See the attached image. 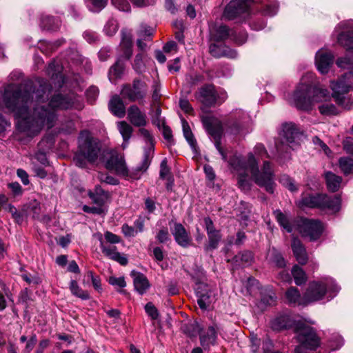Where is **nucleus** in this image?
<instances>
[{
  "mask_svg": "<svg viewBox=\"0 0 353 353\" xmlns=\"http://www.w3.org/2000/svg\"><path fill=\"white\" fill-rule=\"evenodd\" d=\"M48 72L51 75L53 80H57L58 82V87H61L63 84V78L62 74L60 73V66L56 64L54 61L50 63L48 68Z\"/></svg>",
  "mask_w": 353,
  "mask_h": 353,
  "instance_id": "2f4dec72",
  "label": "nucleus"
},
{
  "mask_svg": "<svg viewBox=\"0 0 353 353\" xmlns=\"http://www.w3.org/2000/svg\"><path fill=\"white\" fill-rule=\"evenodd\" d=\"M276 301L274 294L270 292L268 295H264L261 299V302L266 305H271Z\"/></svg>",
  "mask_w": 353,
  "mask_h": 353,
  "instance_id": "680f3d73",
  "label": "nucleus"
},
{
  "mask_svg": "<svg viewBox=\"0 0 353 353\" xmlns=\"http://www.w3.org/2000/svg\"><path fill=\"white\" fill-rule=\"evenodd\" d=\"M143 53H139L136 55L133 67L137 72H142L144 68Z\"/></svg>",
  "mask_w": 353,
  "mask_h": 353,
  "instance_id": "603ef678",
  "label": "nucleus"
},
{
  "mask_svg": "<svg viewBox=\"0 0 353 353\" xmlns=\"http://www.w3.org/2000/svg\"><path fill=\"white\" fill-rule=\"evenodd\" d=\"M208 236L209 239V243L205 248L206 250L216 249L221 239L219 232L217 230L216 232L208 234Z\"/></svg>",
  "mask_w": 353,
  "mask_h": 353,
  "instance_id": "37998d69",
  "label": "nucleus"
},
{
  "mask_svg": "<svg viewBox=\"0 0 353 353\" xmlns=\"http://www.w3.org/2000/svg\"><path fill=\"white\" fill-rule=\"evenodd\" d=\"M70 290L71 293L83 300H87L90 299V295L87 291L83 290L78 285L77 282L74 280H72L70 283Z\"/></svg>",
  "mask_w": 353,
  "mask_h": 353,
  "instance_id": "f704fd0d",
  "label": "nucleus"
},
{
  "mask_svg": "<svg viewBox=\"0 0 353 353\" xmlns=\"http://www.w3.org/2000/svg\"><path fill=\"white\" fill-rule=\"evenodd\" d=\"M17 174L21 179L23 185H26L29 184L28 174L24 170L18 169L17 170Z\"/></svg>",
  "mask_w": 353,
  "mask_h": 353,
  "instance_id": "338daca9",
  "label": "nucleus"
},
{
  "mask_svg": "<svg viewBox=\"0 0 353 353\" xmlns=\"http://www.w3.org/2000/svg\"><path fill=\"white\" fill-rule=\"evenodd\" d=\"M300 204L301 206L337 212L341 208V199L338 196L331 197L326 194H306L302 196Z\"/></svg>",
  "mask_w": 353,
  "mask_h": 353,
  "instance_id": "0eeeda50",
  "label": "nucleus"
},
{
  "mask_svg": "<svg viewBox=\"0 0 353 353\" xmlns=\"http://www.w3.org/2000/svg\"><path fill=\"white\" fill-rule=\"evenodd\" d=\"M148 87L146 83L139 79H136L132 84H125L123 86L121 94L125 99L134 102L142 103L148 94Z\"/></svg>",
  "mask_w": 353,
  "mask_h": 353,
  "instance_id": "9b49d317",
  "label": "nucleus"
},
{
  "mask_svg": "<svg viewBox=\"0 0 353 353\" xmlns=\"http://www.w3.org/2000/svg\"><path fill=\"white\" fill-rule=\"evenodd\" d=\"M122 232L126 236H134L138 233L137 230L127 224L122 226Z\"/></svg>",
  "mask_w": 353,
  "mask_h": 353,
  "instance_id": "bf43d9fd",
  "label": "nucleus"
},
{
  "mask_svg": "<svg viewBox=\"0 0 353 353\" xmlns=\"http://www.w3.org/2000/svg\"><path fill=\"white\" fill-rule=\"evenodd\" d=\"M210 51L212 55L215 57H228L230 58H234L236 57V53L235 51L228 48H225V50L221 51V47L215 44L210 46Z\"/></svg>",
  "mask_w": 353,
  "mask_h": 353,
  "instance_id": "72a5a7b5",
  "label": "nucleus"
},
{
  "mask_svg": "<svg viewBox=\"0 0 353 353\" xmlns=\"http://www.w3.org/2000/svg\"><path fill=\"white\" fill-rule=\"evenodd\" d=\"M99 89L96 86H90L86 91V97L88 101L92 103L97 98Z\"/></svg>",
  "mask_w": 353,
  "mask_h": 353,
  "instance_id": "864d4df0",
  "label": "nucleus"
},
{
  "mask_svg": "<svg viewBox=\"0 0 353 353\" xmlns=\"http://www.w3.org/2000/svg\"><path fill=\"white\" fill-rule=\"evenodd\" d=\"M284 140L280 143H276L277 152L282 154L283 152H289V149H294L295 146L299 145L301 134L299 129L293 123H285L283 125L282 133L281 134Z\"/></svg>",
  "mask_w": 353,
  "mask_h": 353,
  "instance_id": "1a4fd4ad",
  "label": "nucleus"
},
{
  "mask_svg": "<svg viewBox=\"0 0 353 353\" xmlns=\"http://www.w3.org/2000/svg\"><path fill=\"white\" fill-rule=\"evenodd\" d=\"M255 155L261 159L268 157L265 147L261 144H257L254 147V154L252 152L248 154L246 161L236 155L229 160L230 165L239 176V186L243 190H250V176L257 185L264 187L267 192L273 193L274 181L271 164L269 161H264L262 172H260Z\"/></svg>",
  "mask_w": 353,
  "mask_h": 353,
  "instance_id": "f03ea898",
  "label": "nucleus"
},
{
  "mask_svg": "<svg viewBox=\"0 0 353 353\" xmlns=\"http://www.w3.org/2000/svg\"><path fill=\"white\" fill-rule=\"evenodd\" d=\"M88 194L90 199L99 205H103L108 199V193L103 191L99 185L95 187L94 192L90 191Z\"/></svg>",
  "mask_w": 353,
  "mask_h": 353,
  "instance_id": "c85d7f7f",
  "label": "nucleus"
},
{
  "mask_svg": "<svg viewBox=\"0 0 353 353\" xmlns=\"http://www.w3.org/2000/svg\"><path fill=\"white\" fill-rule=\"evenodd\" d=\"M172 233L175 241L181 247L188 248L192 245V239L190 233L181 223H174Z\"/></svg>",
  "mask_w": 353,
  "mask_h": 353,
  "instance_id": "4468645a",
  "label": "nucleus"
},
{
  "mask_svg": "<svg viewBox=\"0 0 353 353\" xmlns=\"http://www.w3.org/2000/svg\"><path fill=\"white\" fill-rule=\"evenodd\" d=\"M101 154L99 143L87 132H82L79 139V152L74 157L75 164L84 168L86 161L94 163Z\"/></svg>",
  "mask_w": 353,
  "mask_h": 353,
  "instance_id": "39448f33",
  "label": "nucleus"
},
{
  "mask_svg": "<svg viewBox=\"0 0 353 353\" xmlns=\"http://www.w3.org/2000/svg\"><path fill=\"white\" fill-rule=\"evenodd\" d=\"M204 223H205V230L207 231V234H210V233H212V232L217 231L214 228V225H213V222H212V221L211 220L210 218L205 217L204 219Z\"/></svg>",
  "mask_w": 353,
  "mask_h": 353,
  "instance_id": "774afa93",
  "label": "nucleus"
},
{
  "mask_svg": "<svg viewBox=\"0 0 353 353\" xmlns=\"http://www.w3.org/2000/svg\"><path fill=\"white\" fill-rule=\"evenodd\" d=\"M157 239L160 243H165L170 239L168 229L161 230L157 234Z\"/></svg>",
  "mask_w": 353,
  "mask_h": 353,
  "instance_id": "052dcab7",
  "label": "nucleus"
},
{
  "mask_svg": "<svg viewBox=\"0 0 353 353\" xmlns=\"http://www.w3.org/2000/svg\"><path fill=\"white\" fill-rule=\"evenodd\" d=\"M108 281L110 285L119 287L120 288H123L126 285V283L123 277L117 278L115 276H110Z\"/></svg>",
  "mask_w": 353,
  "mask_h": 353,
  "instance_id": "5fc2aeb1",
  "label": "nucleus"
},
{
  "mask_svg": "<svg viewBox=\"0 0 353 353\" xmlns=\"http://www.w3.org/2000/svg\"><path fill=\"white\" fill-rule=\"evenodd\" d=\"M292 274L296 285H301L307 281V276L303 270L298 265H294Z\"/></svg>",
  "mask_w": 353,
  "mask_h": 353,
  "instance_id": "4c0bfd02",
  "label": "nucleus"
},
{
  "mask_svg": "<svg viewBox=\"0 0 353 353\" xmlns=\"http://www.w3.org/2000/svg\"><path fill=\"white\" fill-rule=\"evenodd\" d=\"M99 241L101 252L105 256L119 263L121 265H124L127 264V258L117 251L115 245L105 243L101 236H100Z\"/></svg>",
  "mask_w": 353,
  "mask_h": 353,
  "instance_id": "dca6fc26",
  "label": "nucleus"
},
{
  "mask_svg": "<svg viewBox=\"0 0 353 353\" xmlns=\"http://www.w3.org/2000/svg\"><path fill=\"white\" fill-rule=\"evenodd\" d=\"M339 288L332 279L326 278L321 281H313L309 283L308 288L303 295L307 303L322 299L327 292L336 293Z\"/></svg>",
  "mask_w": 353,
  "mask_h": 353,
  "instance_id": "423d86ee",
  "label": "nucleus"
},
{
  "mask_svg": "<svg viewBox=\"0 0 353 353\" xmlns=\"http://www.w3.org/2000/svg\"><path fill=\"white\" fill-rule=\"evenodd\" d=\"M182 126L185 138L186 139L189 144L191 145V147L194 148L196 145V141L194 138V136L191 132L190 128L188 122L184 119H182Z\"/></svg>",
  "mask_w": 353,
  "mask_h": 353,
  "instance_id": "79ce46f5",
  "label": "nucleus"
},
{
  "mask_svg": "<svg viewBox=\"0 0 353 353\" xmlns=\"http://www.w3.org/2000/svg\"><path fill=\"white\" fill-rule=\"evenodd\" d=\"M253 259L252 253L250 251H244L239 253L232 259V263L236 266L249 265Z\"/></svg>",
  "mask_w": 353,
  "mask_h": 353,
  "instance_id": "c756f323",
  "label": "nucleus"
},
{
  "mask_svg": "<svg viewBox=\"0 0 353 353\" xmlns=\"http://www.w3.org/2000/svg\"><path fill=\"white\" fill-rule=\"evenodd\" d=\"M198 99L206 106H212L216 103V90L213 85H206L200 88Z\"/></svg>",
  "mask_w": 353,
  "mask_h": 353,
  "instance_id": "f3484780",
  "label": "nucleus"
},
{
  "mask_svg": "<svg viewBox=\"0 0 353 353\" xmlns=\"http://www.w3.org/2000/svg\"><path fill=\"white\" fill-rule=\"evenodd\" d=\"M334 99L339 105L345 110H350L353 108V101L350 99H346L344 96L336 95Z\"/></svg>",
  "mask_w": 353,
  "mask_h": 353,
  "instance_id": "a18cd8bd",
  "label": "nucleus"
},
{
  "mask_svg": "<svg viewBox=\"0 0 353 353\" xmlns=\"http://www.w3.org/2000/svg\"><path fill=\"white\" fill-rule=\"evenodd\" d=\"M37 342V338L36 334H32L30 339L27 341L26 347L23 350V353H30L34 347Z\"/></svg>",
  "mask_w": 353,
  "mask_h": 353,
  "instance_id": "4d7b16f0",
  "label": "nucleus"
},
{
  "mask_svg": "<svg viewBox=\"0 0 353 353\" xmlns=\"http://www.w3.org/2000/svg\"><path fill=\"white\" fill-rule=\"evenodd\" d=\"M49 91V85L44 81L35 85L32 81L20 86L10 84L5 88V107L15 113L19 130L28 137L37 135L44 126L52 128L56 120L55 110L68 109L74 105L70 98L61 94L54 96L46 103L45 100Z\"/></svg>",
  "mask_w": 353,
  "mask_h": 353,
  "instance_id": "f257e3e1",
  "label": "nucleus"
},
{
  "mask_svg": "<svg viewBox=\"0 0 353 353\" xmlns=\"http://www.w3.org/2000/svg\"><path fill=\"white\" fill-rule=\"evenodd\" d=\"M88 6L93 11H99L105 8L108 0H86Z\"/></svg>",
  "mask_w": 353,
  "mask_h": 353,
  "instance_id": "49530a36",
  "label": "nucleus"
},
{
  "mask_svg": "<svg viewBox=\"0 0 353 353\" xmlns=\"http://www.w3.org/2000/svg\"><path fill=\"white\" fill-rule=\"evenodd\" d=\"M351 74H345L343 75L337 81H332L330 88L333 91L332 97L334 98L336 95L343 96L347 93L352 87V83L347 79H349Z\"/></svg>",
  "mask_w": 353,
  "mask_h": 353,
  "instance_id": "aec40b11",
  "label": "nucleus"
},
{
  "mask_svg": "<svg viewBox=\"0 0 353 353\" xmlns=\"http://www.w3.org/2000/svg\"><path fill=\"white\" fill-rule=\"evenodd\" d=\"M118 23L114 19H110L106 23L104 30L106 34L112 36L118 30Z\"/></svg>",
  "mask_w": 353,
  "mask_h": 353,
  "instance_id": "de8ad7c7",
  "label": "nucleus"
},
{
  "mask_svg": "<svg viewBox=\"0 0 353 353\" xmlns=\"http://www.w3.org/2000/svg\"><path fill=\"white\" fill-rule=\"evenodd\" d=\"M97 179L102 183H105L110 185H116L118 183L117 179L109 176L106 174L99 172L97 174Z\"/></svg>",
  "mask_w": 353,
  "mask_h": 353,
  "instance_id": "3c124183",
  "label": "nucleus"
},
{
  "mask_svg": "<svg viewBox=\"0 0 353 353\" xmlns=\"http://www.w3.org/2000/svg\"><path fill=\"white\" fill-rule=\"evenodd\" d=\"M181 108L185 112L191 114L193 112V109L188 100L181 99L179 101Z\"/></svg>",
  "mask_w": 353,
  "mask_h": 353,
  "instance_id": "69168bd1",
  "label": "nucleus"
},
{
  "mask_svg": "<svg viewBox=\"0 0 353 353\" xmlns=\"http://www.w3.org/2000/svg\"><path fill=\"white\" fill-rule=\"evenodd\" d=\"M252 3V0H232L225 7L223 16L229 20L234 19L246 12Z\"/></svg>",
  "mask_w": 353,
  "mask_h": 353,
  "instance_id": "ddd939ff",
  "label": "nucleus"
},
{
  "mask_svg": "<svg viewBox=\"0 0 353 353\" xmlns=\"http://www.w3.org/2000/svg\"><path fill=\"white\" fill-rule=\"evenodd\" d=\"M292 248L297 261L301 265L305 264L307 261V255L300 240L294 238L292 242Z\"/></svg>",
  "mask_w": 353,
  "mask_h": 353,
  "instance_id": "5701e85b",
  "label": "nucleus"
},
{
  "mask_svg": "<svg viewBox=\"0 0 353 353\" xmlns=\"http://www.w3.org/2000/svg\"><path fill=\"white\" fill-rule=\"evenodd\" d=\"M343 148L347 153L353 154V138L347 137L343 141Z\"/></svg>",
  "mask_w": 353,
  "mask_h": 353,
  "instance_id": "e2e57ef3",
  "label": "nucleus"
},
{
  "mask_svg": "<svg viewBox=\"0 0 353 353\" xmlns=\"http://www.w3.org/2000/svg\"><path fill=\"white\" fill-rule=\"evenodd\" d=\"M338 42L344 46L347 50L353 52V35L343 32L339 35Z\"/></svg>",
  "mask_w": 353,
  "mask_h": 353,
  "instance_id": "e433bc0d",
  "label": "nucleus"
},
{
  "mask_svg": "<svg viewBox=\"0 0 353 353\" xmlns=\"http://www.w3.org/2000/svg\"><path fill=\"white\" fill-rule=\"evenodd\" d=\"M8 188L12 190L14 195H21L23 192L22 188L17 182L8 184Z\"/></svg>",
  "mask_w": 353,
  "mask_h": 353,
  "instance_id": "0e129e2a",
  "label": "nucleus"
},
{
  "mask_svg": "<svg viewBox=\"0 0 353 353\" xmlns=\"http://www.w3.org/2000/svg\"><path fill=\"white\" fill-rule=\"evenodd\" d=\"M117 128L123 139L122 146L125 148L127 147L128 141L132 136L133 128L125 121L118 122Z\"/></svg>",
  "mask_w": 353,
  "mask_h": 353,
  "instance_id": "bb28decb",
  "label": "nucleus"
},
{
  "mask_svg": "<svg viewBox=\"0 0 353 353\" xmlns=\"http://www.w3.org/2000/svg\"><path fill=\"white\" fill-rule=\"evenodd\" d=\"M197 303L202 310L208 309L215 301V293L205 285H201L197 289Z\"/></svg>",
  "mask_w": 353,
  "mask_h": 353,
  "instance_id": "2eb2a0df",
  "label": "nucleus"
},
{
  "mask_svg": "<svg viewBox=\"0 0 353 353\" xmlns=\"http://www.w3.org/2000/svg\"><path fill=\"white\" fill-rule=\"evenodd\" d=\"M104 236H105V240L108 243H112V244L118 243L121 241V239L119 236H117L110 232H108V231L105 232Z\"/></svg>",
  "mask_w": 353,
  "mask_h": 353,
  "instance_id": "13d9d810",
  "label": "nucleus"
},
{
  "mask_svg": "<svg viewBox=\"0 0 353 353\" xmlns=\"http://www.w3.org/2000/svg\"><path fill=\"white\" fill-rule=\"evenodd\" d=\"M334 57L327 50H321L316 54V65L322 74L327 73L333 63Z\"/></svg>",
  "mask_w": 353,
  "mask_h": 353,
  "instance_id": "a211bd4d",
  "label": "nucleus"
},
{
  "mask_svg": "<svg viewBox=\"0 0 353 353\" xmlns=\"http://www.w3.org/2000/svg\"><path fill=\"white\" fill-rule=\"evenodd\" d=\"M139 132L141 136L144 139L147 146L142 165L136 168L135 172H130L126 167L123 157L118 155L117 153H108V159L105 165L106 169L114 171L119 175L130 177L133 179H139L140 173H143L147 170L154 150V138L150 132L145 128H140Z\"/></svg>",
  "mask_w": 353,
  "mask_h": 353,
  "instance_id": "20e7f679",
  "label": "nucleus"
},
{
  "mask_svg": "<svg viewBox=\"0 0 353 353\" xmlns=\"http://www.w3.org/2000/svg\"><path fill=\"white\" fill-rule=\"evenodd\" d=\"M112 3L119 10L128 12L130 10V6L125 0H112Z\"/></svg>",
  "mask_w": 353,
  "mask_h": 353,
  "instance_id": "6e6d98bb",
  "label": "nucleus"
},
{
  "mask_svg": "<svg viewBox=\"0 0 353 353\" xmlns=\"http://www.w3.org/2000/svg\"><path fill=\"white\" fill-rule=\"evenodd\" d=\"M279 181L283 186L287 188L291 192H296L298 190L297 185L294 183V180L288 175L281 176Z\"/></svg>",
  "mask_w": 353,
  "mask_h": 353,
  "instance_id": "c03bdc74",
  "label": "nucleus"
},
{
  "mask_svg": "<svg viewBox=\"0 0 353 353\" xmlns=\"http://www.w3.org/2000/svg\"><path fill=\"white\" fill-rule=\"evenodd\" d=\"M121 35L122 37L120 43V48H121L123 52L121 58L117 61L115 64L112 65L109 70L108 75L110 81L121 77L125 68V63L122 59L128 60L131 57L132 54V43L130 34L125 30H122Z\"/></svg>",
  "mask_w": 353,
  "mask_h": 353,
  "instance_id": "6e6552de",
  "label": "nucleus"
},
{
  "mask_svg": "<svg viewBox=\"0 0 353 353\" xmlns=\"http://www.w3.org/2000/svg\"><path fill=\"white\" fill-rule=\"evenodd\" d=\"M324 230L323 223L314 219H302L298 224V230L303 236L308 237L311 241L319 239Z\"/></svg>",
  "mask_w": 353,
  "mask_h": 353,
  "instance_id": "f8f14e48",
  "label": "nucleus"
},
{
  "mask_svg": "<svg viewBox=\"0 0 353 353\" xmlns=\"http://www.w3.org/2000/svg\"><path fill=\"white\" fill-rule=\"evenodd\" d=\"M312 74H307L302 77L300 83L293 92L290 102L299 110L310 111L314 106L319 103V112L324 116H333L339 113L338 108L332 103L327 101L330 98L327 89L314 86L310 79Z\"/></svg>",
  "mask_w": 353,
  "mask_h": 353,
  "instance_id": "7ed1b4c3",
  "label": "nucleus"
},
{
  "mask_svg": "<svg viewBox=\"0 0 353 353\" xmlns=\"http://www.w3.org/2000/svg\"><path fill=\"white\" fill-rule=\"evenodd\" d=\"M203 124L208 132L215 139H219L223 131L220 121L212 117H205L202 119Z\"/></svg>",
  "mask_w": 353,
  "mask_h": 353,
  "instance_id": "412c9836",
  "label": "nucleus"
},
{
  "mask_svg": "<svg viewBox=\"0 0 353 353\" xmlns=\"http://www.w3.org/2000/svg\"><path fill=\"white\" fill-rule=\"evenodd\" d=\"M325 179L327 186L330 191L336 192L339 190L342 181V178L341 176L328 172L325 174Z\"/></svg>",
  "mask_w": 353,
  "mask_h": 353,
  "instance_id": "7c9ffc66",
  "label": "nucleus"
},
{
  "mask_svg": "<svg viewBox=\"0 0 353 353\" xmlns=\"http://www.w3.org/2000/svg\"><path fill=\"white\" fill-rule=\"evenodd\" d=\"M285 296L290 303H297L299 305L306 304L303 297L302 299L301 298V294L296 288L292 287L289 288L285 293Z\"/></svg>",
  "mask_w": 353,
  "mask_h": 353,
  "instance_id": "473e14b6",
  "label": "nucleus"
},
{
  "mask_svg": "<svg viewBox=\"0 0 353 353\" xmlns=\"http://www.w3.org/2000/svg\"><path fill=\"white\" fill-rule=\"evenodd\" d=\"M109 109L113 114L119 118H122L125 114V105L123 100L117 95L110 99Z\"/></svg>",
  "mask_w": 353,
  "mask_h": 353,
  "instance_id": "393cba45",
  "label": "nucleus"
},
{
  "mask_svg": "<svg viewBox=\"0 0 353 353\" xmlns=\"http://www.w3.org/2000/svg\"><path fill=\"white\" fill-rule=\"evenodd\" d=\"M128 119L136 127H143L147 124L146 114L136 105H132L128 109Z\"/></svg>",
  "mask_w": 353,
  "mask_h": 353,
  "instance_id": "6ab92c4d",
  "label": "nucleus"
},
{
  "mask_svg": "<svg viewBox=\"0 0 353 353\" xmlns=\"http://www.w3.org/2000/svg\"><path fill=\"white\" fill-rule=\"evenodd\" d=\"M41 26L46 30H56L60 26V21L54 17L46 16L42 18Z\"/></svg>",
  "mask_w": 353,
  "mask_h": 353,
  "instance_id": "c9c22d12",
  "label": "nucleus"
},
{
  "mask_svg": "<svg viewBox=\"0 0 353 353\" xmlns=\"http://www.w3.org/2000/svg\"><path fill=\"white\" fill-rule=\"evenodd\" d=\"M133 283L136 291L139 294H143L150 288V283L146 276L140 272H132Z\"/></svg>",
  "mask_w": 353,
  "mask_h": 353,
  "instance_id": "4be33fe9",
  "label": "nucleus"
},
{
  "mask_svg": "<svg viewBox=\"0 0 353 353\" xmlns=\"http://www.w3.org/2000/svg\"><path fill=\"white\" fill-rule=\"evenodd\" d=\"M216 339V332L214 327L210 326L207 331L200 335V343L204 350H209L211 345H214Z\"/></svg>",
  "mask_w": 353,
  "mask_h": 353,
  "instance_id": "b1692460",
  "label": "nucleus"
},
{
  "mask_svg": "<svg viewBox=\"0 0 353 353\" xmlns=\"http://www.w3.org/2000/svg\"><path fill=\"white\" fill-rule=\"evenodd\" d=\"M212 36L217 41H223L230 36V30L225 26H221L214 30Z\"/></svg>",
  "mask_w": 353,
  "mask_h": 353,
  "instance_id": "ea45409f",
  "label": "nucleus"
},
{
  "mask_svg": "<svg viewBox=\"0 0 353 353\" xmlns=\"http://www.w3.org/2000/svg\"><path fill=\"white\" fill-rule=\"evenodd\" d=\"M336 65L341 68L349 69L353 74V62L347 57L340 58L336 61Z\"/></svg>",
  "mask_w": 353,
  "mask_h": 353,
  "instance_id": "09e8293b",
  "label": "nucleus"
},
{
  "mask_svg": "<svg viewBox=\"0 0 353 353\" xmlns=\"http://www.w3.org/2000/svg\"><path fill=\"white\" fill-rule=\"evenodd\" d=\"M295 332L301 345L296 349V353H300L302 347L315 349L318 347L319 341L314 330L304 323L298 322L295 325Z\"/></svg>",
  "mask_w": 353,
  "mask_h": 353,
  "instance_id": "9d476101",
  "label": "nucleus"
},
{
  "mask_svg": "<svg viewBox=\"0 0 353 353\" xmlns=\"http://www.w3.org/2000/svg\"><path fill=\"white\" fill-rule=\"evenodd\" d=\"M274 214L281 226H282L288 232H292V227L284 214H283L280 210L274 211Z\"/></svg>",
  "mask_w": 353,
  "mask_h": 353,
  "instance_id": "a19ab883",
  "label": "nucleus"
},
{
  "mask_svg": "<svg viewBox=\"0 0 353 353\" xmlns=\"http://www.w3.org/2000/svg\"><path fill=\"white\" fill-rule=\"evenodd\" d=\"M167 163L168 161L166 159H164L161 162L159 175L161 179L167 181L166 188L168 190H170L173 185V177Z\"/></svg>",
  "mask_w": 353,
  "mask_h": 353,
  "instance_id": "cd10ccee",
  "label": "nucleus"
},
{
  "mask_svg": "<svg viewBox=\"0 0 353 353\" xmlns=\"http://www.w3.org/2000/svg\"><path fill=\"white\" fill-rule=\"evenodd\" d=\"M339 167L345 174L353 172V159L350 157H341L339 161Z\"/></svg>",
  "mask_w": 353,
  "mask_h": 353,
  "instance_id": "58836bf2",
  "label": "nucleus"
},
{
  "mask_svg": "<svg viewBox=\"0 0 353 353\" xmlns=\"http://www.w3.org/2000/svg\"><path fill=\"white\" fill-rule=\"evenodd\" d=\"M270 325L273 330L279 331L292 326V321L289 315L281 314L273 319Z\"/></svg>",
  "mask_w": 353,
  "mask_h": 353,
  "instance_id": "a878e982",
  "label": "nucleus"
},
{
  "mask_svg": "<svg viewBox=\"0 0 353 353\" xmlns=\"http://www.w3.org/2000/svg\"><path fill=\"white\" fill-rule=\"evenodd\" d=\"M145 312L153 320L157 319L159 317V312L157 307L152 303H148L145 306Z\"/></svg>",
  "mask_w": 353,
  "mask_h": 353,
  "instance_id": "8fccbe9b",
  "label": "nucleus"
}]
</instances>
